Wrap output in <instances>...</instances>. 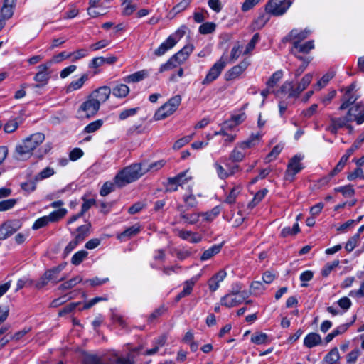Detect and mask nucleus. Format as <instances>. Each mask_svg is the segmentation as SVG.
Here are the masks:
<instances>
[{"label": "nucleus", "mask_w": 364, "mask_h": 364, "mask_svg": "<svg viewBox=\"0 0 364 364\" xmlns=\"http://www.w3.org/2000/svg\"><path fill=\"white\" fill-rule=\"evenodd\" d=\"M45 140V135L43 133L37 132L31 134L23 139L21 142L16 146L14 156L19 161H24L29 159L33 151Z\"/></svg>", "instance_id": "obj_1"}, {"label": "nucleus", "mask_w": 364, "mask_h": 364, "mask_svg": "<svg viewBox=\"0 0 364 364\" xmlns=\"http://www.w3.org/2000/svg\"><path fill=\"white\" fill-rule=\"evenodd\" d=\"M145 164H134L126 167L117 174L114 177V183L119 187H123L125 185L135 181L145 173L149 171V168H143Z\"/></svg>", "instance_id": "obj_2"}, {"label": "nucleus", "mask_w": 364, "mask_h": 364, "mask_svg": "<svg viewBox=\"0 0 364 364\" xmlns=\"http://www.w3.org/2000/svg\"><path fill=\"white\" fill-rule=\"evenodd\" d=\"M181 102V97L176 95L168 100L164 105L160 107L154 118L155 120H162L174 113Z\"/></svg>", "instance_id": "obj_3"}, {"label": "nucleus", "mask_w": 364, "mask_h": 364, "mask_svg": "<svg viewBox=\"0 0 364 364\" xmlns=\"http://www.w3.org/2000/svg\"><path fill=\"white\" fill-rule=\"evenodd\" d=\"M360 107V103H358L355 105L349 108L347 114L344 117H333L330 116V122L334 123L339 129L346 127L348 125V123H350L354 120L357 122L356 118L359 116V113H358V112L359 111Z\"/></svg>", "instance_id": "obj_4"}, {"label": "nucleus", "mask_w": 364, "mask_h": 364, "mask_svg": "<svg viewBox=\"0 0 364 364\" xmlns=\"http://www.w3.org/2000/svg\"><path fill=\"white\" fill-rule=\"evenodd\" d=\"M100 109V106L90 95L83 102L77 109L80 119H89L95 116Z\"/></svg>", "instance_id": "obj_5"}, {"label": "nucleus", "mask_w": 364, "mask_h": 364, "mask_svg": "<svg viewBox=\"0 0 364 364\" xmlns=\"http://www.w3.org/2000/svg\"><path fill=\"white\" fill-rule=\"evenodd\" d=\"M227 64L226 60L222 56L208 70L205 77L202 81V85H206L215 80Z\"/></svg>", "instance_id": "obj_6"}, {"label": "nucleus", "mask_w": 364, "mask_h": 364, "mask_svg": "<svg viewBox=\"0 0 364 364\" xmlns=\"http://www.w3.org/2000/svg\"><path fill=\"white\" fill-rule=\"evenodd\" d=\"M291 4L290 0H271L266 6V11L274 16L284 14Z\"/></svg>", "instance_id": "obj_7"}, {"label": "nucleus", "mask_w": 364, "mask_h": 364, "mask_svg": "<svg viewBox=\"0 0 364 364\" xmlns=\"http://www.w3.org/2000/svg\"><path fill=\"white\" fill-rule=\"evenodd\" d=\"M21 227L19 220H9L0 227V240H5L16 232Z\"/></svg>", "instance_id": "obj_8"}, {"label": "nucleus", "mask_w": 364, "mask_h": 364, "mask_svg": "<svg viewBox=\"0 0 364 364\" xmlns=\"http://www.w3.org/2000/svg\"><path fill=\"white\" fill-rule=\"evenodd\" d=\"M301 158L298 156H294L289 161L287 169L285 173V179L287 181H293L294 176L298 173L302 168L301 164L300 163Z\"/></svg>", "instance_id": "obj_9"}, {"label": "nucleus", "mask_w": 364, "mask_h": 364, "mask_svg": "<svg viewBox=\"0 0 364 364\" xmlns=\"http://www.w3.org/2000/svg\"><path fill=\"white\" fill-rule=\"evenodd\" d=\"M51 65L52 62H47L38 66V72L36 74L34 80L39 84L36 85V87H41L47 84L49 79V75L46 71Z\"/></svg>", "instance_id": "obj_10"}, {"label": "nucleus", "mask_w": 364, "mask_h": 364, "mask_svg": "<svg viewBox=\"0 0 364 364\" xmlns=\"http://www.w3.org/2000/svg\"><path fill=\"white\" fill-rule=\"evenodd\" d=\"M111 94V89L108 86L100 87L92 91L90 96L94 99L96 103L100 107V105L105 102Z\"/></svg>", "instance_id": "obj_11"}, {"label": "nucleus", "mask_w": 364, "mask_h": 364, "mask_svg": "<svg viewBox=\"0 0 364 364\" xmlns=\"http://www.w3.org/2000/svg\"><path fill=\"white\" fill-rule=\"evenodd\" d=\"M238 294L239 289H232L230 293L221 298V304L228 308H231L242 304L241 300L238 297Z\"/></svg>", "instance_id": "obj_12"}, {"label": "nucleus", "mask_w": 364, "mask_h": 364, "mask_svg": "<svg viewBox=\"0 0 364 364\" xmlns=\"http://www.w3.org/2000/svg\"><path fill=\"white\" fill-rule=\"evenodd\" d=\"M249 64V62L245 60L240 62L238 65L232 67L226 73V80H230L240 76L243 71L247 68Z\"/></svg>", "instance_id": "obj_13"}, {"label": "nucleus", "mask_w": 364, "mask_h": 364, "mask_svg": "<svg viewBox=\"0 0 364 364\" xmlns=\"http://www.w3.org/2000/svg\"><path fill=\"white\" fill-rule=\"evenodd\" d=\"M177 210L180 213V217L185 223L191 225L196 224L198 220L200 214L198 213H188L182 205L177 206Z\"/></svg>", "instance_id": "obj_14"}, {"label": "nucleus", "mask_w": 364, "mask_h": 364, "mask_svg": "<svg viewBox=\"0 0 364 364\" xmlns=\"http://www.w3.org/2000/svg\"><path fill=\"white\" fill-rule=\"evenodd\" d=\"M193 46L192 45L185 46L180 51L175 54L171 58L178 64L183 63L192 53Z\"/></svg>", "instance_id": "obj_15"}, {"label": "nucleus", "mask_w": 364, "mask_h": 364, "mask_svg": "<svg viewBox=\"0 0 364 364\" xmlns=\"http://www.w3.org/2000/svg\"><path fill=\"white\" fill-rule=\"evenodd\" d=\"M310 33L309 30H304L299 31L297 29H293L284 38L283 41H291L292 40H296V41H300L307 38Z\"/></svg>", "instance_id": "obj_16"}, {"label": "nucleus", "mask_w": 364, "mask_h": 364, "mask_svg": "<svg viewBox=\"0 0 364 364\" xmlns=\"http://www.w3.org/2000/svg\"><path fill=\"white\" fill-rule=\"evenodd\" d=\"M321 342L322 339L319 334L316 333H310L304 338V345L308 348H311L319 346Z\"/></svg>", "instance_id": "obj_17"}, {"label": "nucleus", "mask_w": 364, "mask_h": 364, "mask_svg": "<svg viewBox=\"0 0 364 364\" xmlns=\"http://www.w3.org/2000/svg\"><path fill=\"white\" fill-rule=\"evenodd\" d=\"M176 40L172 36H169L166 41L162 43L160 46L155 50L154 54L157 56L163 55L167 50L172 48L176 44Z\"/></svg>", "instance_id": "obj_18"}, {"label": "nucleus", "mask_w": 364, "mask_h": 364, "mask_svg": "<svg viewBox=\"0 0 364 364\" xmlns=\"http://www.w3.org/2000/svg\"><path fill=\"white\" fill-rule=\"evenodd\" d=\"M312 80V75L310 73L306 74L299 83L297 85L295 88V91H293L291 94V96H299L301 92H303L308 85L311 83Z\"/></svg>", "instance_id": "obj_19"}, {"label": "nucleus", "mask_w": 364, "mask_h": 364, "mask_svg": "<svg viewBox=\"0 0 364 364\" xmlns=\"http://www.w3.org/2000/svg\"><path fill=\"white\" fill-rule=\"evenodd\" d=\"M295 91L293 82L291 81H286L282 84L279 90L272 91L277 97H281L282 95H289V97H298V96H291V94Z\"/></svg>", "instance_id": "obj_20"}, {"label": "nucleus", "mask_w": 364, "mask_h": 364, "mask_svg": "<svg viewBox=\"0 0 364 364\" xmlns=\"http://www.w3.org/2000/svg\"><path fill=\"white\" fill-rule=\"evenodd\" d=\"M354 151L355 149L353 148H350L346 151V154L341 157L336 167L331 171V175H336L343 168L346 163Z\"/></svg>", "instance_id": "obj_21"}, {"label": "nucleus", "mask_w": 364, "mask_h": 364, "mask_svg": "<svg viewBox=\"0 0 364 364\" xmlns=\"http://www.w3.org/2000/svg\"><path fill=\"white\" fill-rule=\"evenodd\" d=\"M314 48V45L313 41H307L303 44H300L299 41H294L291 52L294 53V49H296L298 50V51L300 53H308Z\"/></svg>", "instance_id": "obj_22"}, {"label": "nucleus", "mask_w": 364, "mask_h": 364, "mask_svg": "<svg viewBox=\"0 0 364 364\" xmlns=\"http://www.w3.org/2000/svg\"><path fill=\"white\" fill-rule=\"evenodd\" d=\"M358 95L354 94L345 93L341 101L342 104L339 107L340 110H344L349 107L350 105H353L358 100Z\"/></svg>", "instance_id": "obj_23"}, {"label": "nucleus", "mask_w": 364, "mask_h": 364, "mask_svg": "<svg viewBox=\"0 0 364 364\" xmlns=\"http://www.w3.org/2000/svg\"><path fill=\"white\" fill-rule=\"evenodd\" d=\"M222 247L223 244L215 245L209 249L205 250L200 257V260L205 261L210 259L212 257L220 252Z\"/></svg>", "instance_id": "obj_24"}, {"label": "nucleus", "mask_w": 364, "mask_h": 364, "mask_svg": "<svg viewBox=\"0 0 364 364\" xmlns=\"http://www.w3.org/2000/svg\"><path fill=\"white\" fill-rule=\"evenodd\" d=\"M188 171H186L180 173L175 177L169 178V183L172 184L177 183L178 186H181L191 179V176H188Z\"/></svg>", "instance_id": "obj_25"}, {"label": "nucleus", "mask_w": 364, "mask_h": 364, "mask_svg": "<svg viewBox=\"0 0 364 364\" xmlns=\"http://www.w3.org/2000/svg\"><path fill=\"white\" fill-rule=\"evenodd\" d=\"M148 75L147 71L143 70L136 72L132 75L127 76L124 80L126 82H137L144 80Z\"/></svg>", "instance_id": "obj_26"}, {"label": "nucleus", "mask_w": 364, "mask_h": 364, "mask_svg": "<svg viewBox=\"0 0 364 364\" xmlns=\"http://www.w3.org/2000/svg\"><path fill=\"white\" fill-rule=\"evenodd\" d=\"M90 227V224L83 225L78 227L75 239L80 243L82 242L85 237L88 236Z\"/></svg>", "instance_id": "obj_27"}, {"label": "nucleus", "mask_w": 364, "mask_h": 364, "mask_svg": "<svg viewBox=\"0 0 364 364\" xmlns=\"http://www.w3.org/2000/svg\"><path fill=\"white\" fill-rule=\"evenodd\" d=\"M88 80V75L84 74L77 80L73 81L67 87V92L77 90L82 87L85 82Z\"/></svg>", "instance_id": "obj_28"}, {"label": "nucleus", "mask_w": 364, "mask_h": 364, "mask_svg": "<svg viewBox=\"0 0 364 364\" xmlns=\"http://www.w3.org/2000/svg\"><path fill=\"white\" fill-rule=\"evenodd\" d=\"M129 92V88L124 84L117 85L112 89V94L117 97H124Z\"/></svg>", "instance_id": "obj_29"}, {"label": "nucleus", "mask_w": 364, "mask_h": 364, "mask_svg": "<svg viewBox=\"0 0 364 364\" xmlns=\"http://www.w3.org/2000/svg\"><path fill=\"white\" fill-rule=\"evenodd\" d=\"M245 156L244 150H242L238 147V144L236 145L235 149L232 151L230 154V159L233 162H239L242 161Z\"/></svg>", "instance_id": "obj_30"}, {"label": "nucleus", "mask_w": 364, "mask_h": 364, "mask_svg": "<svg viewBox=\"0 0 364 364\" xmlns=\"http://www.w3.org/2000/svg\"><path fill=\"white\" fill-rule=\"evenodd\" d=\"M82 281V277H80L79 276L75 277L70 279V280L62 284L59 287V289L63 290V291L70 289L73 288V287H75V285H77L78 283L81 282Z\"/></svg>", "instance_id": "obj_31"}, {"label": "nucleus", "mask_w": 364, "mask_h": 364, "mask_svg": "<svg viewBox=\"0 0 364 364\" xmlns=\"http://www.w3.org/2000/svg\"><path fill=\"white\" fill-rule=\"evenodd\" d=\"M339 353L336 348H333L324 358V361L328 364H333L339 360Z\"/></svg>", "instance_id": "obj_32"}, {"label": "nucleus", "mask_w": 364, "mask_h": 364, "mask_svg": "<svg viewBox=\"0 0 364 364\" xmlns=\"http://www.w3.org/2000/svg\"><path fill=\"white\" fill-rule=\"evenodd\" d=\"M283 72L282 70H277L275 73H274L267 82V87L268 88H273L281 80Z\"/></svg>", "instance_id": "obj_33"}, {"label": "nucleus", "mask_w": 364, "mask_h": 364, "mask_svg": "<svg viewBox=\"0 0 364 364\" xmlns=\"http://www.w3.org/2000/svg\"><path fill=\"white\" fill-rule=\"evenodd\" d=\"M269 19V18L267 14H260L253 23L254 29H261L264 26Z\"/></svg>", "instance_id": "obj_34"}, {"label": "nucleus", "mask_w": 364, "mask_h": 364, "mask_svg": "<svg viewBox=\"0 0 364 364\" xmlns=\"http://www.w3.org/2000/svg\"><path fill=\"white\" fill-rule=\"evenodd\" d=\"M252 342L256 344H263L268 341V336L264 333H255L251 337Z\"/></svg>", "instance_id": "obj_35"}, {"label": "nucleus", "mask_w": 364, "mask_h": 364, "mask_svg": "<svg viewBox=\"0 0 364 364\" xmlns=\"http://www.w3.org/2000/svg\"><path fill=\"white\" fill-rule=\"evenodd\" d=\"M88 253L85 250H80L74 254L71 259V263L74 265L80 264L87 257Z\"/></svg>", "instance_id": "obj_36"}, {"label": "nucleus", "mask_w": 364, "mask_h": 364, "mask_svg": "<svg viewBox=\"0 0 364 364\" xmlns=\"http://www.w3.org/2000/svg\"><path fill=\"white\" fill-rule=\"evenodd\" d=\"M183 201L186 204V209L193 208L198 205V200L195 195L191 193L188 196H183Z\"/></svg>", "instance_id": "obj_37"}, {"label": "nucleus", "mask_w": 364, "mask_h": 364, "mask_svg": "<svg viewBox=\"0 0 364 364\" xmlns=\"http://www.w3.org/2000/svg\"><path fill=\"white\" fill-rule=\"evenodd\" d=\"M103 124V121L102 119H97L90 123L87 125L84 129V132L85 133H92L95 131L98 130Z\"/></svg>", "instance_id": "obj_38"}, {"label": "nucleus", "mask_w": 364, "mask_h": 364, "mask_svg": "<svg viewBox=\"0 0 364 364\" xmlns=\"http://www.w3.org/2000/svg\"><path fill=\"white\" fill-rule=\"evenodd\" d=\"M14 8L3 5L1 9L0 19L4 22L5 20L11 18L14 14Z\"/></svg>", "instance_id": "obj_39"}, {"label": "nucleus", "mask_w": 364, "mask_h": 364, "mask_svg": "<svg viewBox=\"0 0 364 364\" xmlns=\"http://www.w3.org/2000/svg\"><path fill=\"white\" fill-rule=\"evenodd\" d=\"M17 203V199L10 198L0 201V212L11 209Z\"/></svg>", "instance_id": "obj_40"}, {"label": "nucleus", "mask_w": 364, "mask_h": 364, "mask_svg": "<svg viewBox=\"0 0 364 364\" xmlns=\"http://www.w3.org/2000/svg\"><path fill=\"white\" fill-rule=\"evenodd\" d=\"M19 123L17 119L9 120L4 127V130L6 133H12L18 127Z\"/></svg>", "instance_id": "obj_41"}, {"label": "nucleus", "mask_w": 364, "mask_h": 364, "mask_svg": "<svg viewBox=\"0 0 364 364\" xmlns=\"http://www.w3.org/2000/svg\"><path fill=\"white\" fill-rule=\"evenodd\" d=\"M55 173L53 168L50 167H46L43 170H42L38 175L35 177V181H41L47 178L52 176Z\"/></svg>", "instance_id": "obj_42"}, {"label": "nucleus", "mask_w": 364, "mask_h": 364, "mask_svg": "<svg viewBox=\"0 0 364 364\" xmlns=\"http://www.w3.org/2000/svg\"><path fill=\"white\" fill-rule=\"evenodd\" d=\"M245 118H246V116H245V113H241L237 115H234L232 117V122H231L230 123L226 122L225 123V126L228 127L229 128H232L233 127H235V126L239 124L240 123H241L242 122H243L245 119Z\"/></svg>", "instance_id": "obj_43"}, {"label": "nucleus", "mask_w": 364, "mask_h": 364, "mask_svg": "<svg viewBox=\"0 0 364 364\" xmlns=\"http://www.w3.org/2000/svg\"><path fill=\"white\" fill-rule=\"evenodd\" d=\"M335 74L336 73L334 70H329L317 82V86H318L320 88L326 86L327 83L335 76Z\"/></svg>", "instance_id": "obj_44"}, {"label": "nucleus", "mask_w": 364, "mask_h": 364, "mask_svg": "<svg viewBox=\"0 0 364 364\" xmlns=\"http://www.w3.org/2000/svg\"><path fill=\"white\" fill-rule=\"evenodd\" d=\"M67 213V210L64 208L59 209L56 211L52 212L48 218H49L50 222L57 221L63 218Z\"/></svg>", "instance_id": "obj_45"}, {"label": "nucleus", "mask_w": 364, "mask_h": 364, "mask_svg": "<svg viewBox=\"0 0 364 364\" xmlns=\"http://www.w3.org/2000/svg\"><path fill=\"white\" fill-rule=\"evenodd\" d=\"M196 280H197V278L195 277V278H192L189 280H187L184 282L183 289L181 291L182 295L187 296L191 293L193 287Z\"/></svg>", "instance_id": "obj_46"}, {"label": "nucleus", "mask_w": 364, "mask_h": 364, "mask_svg": "<svg viewBox=\"0 0 364 364\" xmlns=\"http://www.w3.org/2000/svg\"><path fill=\"white\" fill-rule=\"evenodd\" d=\"M339 264V260H334L332 262H328L321 271V274L323 277H327L329 275L331 272L338 267Z\"/></svg>", "instance_id": "obj_47"}, {"label": "nucleus", "mask_w": 364, "mask_h": 364, "mask_svg": "<svg viewBox=\"0 0 364 364\" xmlns=\"http://www.w3.org/2000/svg\"><path fill=\"white\" fill-rule=\"evenodd\" d=\"M215 29V24L214 23L206 22L203 23L199 27V31L202 34H208L213 32Z\"/></svg>", "instance_id": "obj_48"}, {"label": "nucleus", "mask_w": 364, "mask_h": 364, "mask_svg": "<svg viewBox=\"0 0 364 364\" xmlns=\"http://www.w3.org/2000/svg\"><path fill=\"white\" fill-rule=\"evenodd\" d=\"M359 239L358 234H355L351 237L346 244L345 249L346 251L349 252L353 251V250L357 246Z\"/></svg>", "instance_id": "obj_49"}, {"label": "nucleus", "mask_w": 364, "mask_h": 364, "mask_svg": "<svg viewBox=\"0 0 364 364\" xmlns=\"http://www.w3.org/2000/svg\"><path fill=\"white\" fill-rule=\"evenodd\" d=\"M240 191V186H235L234 187L229 195L227 196L225 199V202L229 204H233L235 202V199L237 196H238L239 193Z\"/></svg>", "instance_id": "obj_50"}, {"label": "nucleus", "mask_w": 364, "mask_h": 364, "mask_svg": "<svg viewBox=\"0 0 364 364\" xmlns=\"http://www.w3.org/2000/svg\"><path fill=\"white\" fill-rule=\"evenodd\" d=\"M242 53V46L239 44V43H237L234 45L233 48L231 50L230 53V61L234 62L241 55Z\"/></svg>", "instance_id": "obj_51"}, {"label": "nucleus", "mask_w": 364, "mask_h": 364, "mask_svg": "<svg viewBox=\"0 0 364 364\" xmlns=\"http://www.w3.org/2000/svg\"><path fill=\"white\" fill-rule=\"evenodd\" d=\"M194 134L191 135L186 136L178 140H177L174 144L173 148L174 149H179L183 147L185 144H188L193 137Z\"/></svg>", "instance_id": "obj_52"}, {"label": "nucleus", "mask_w": 364, "mask_h": 364, "mask_svg": "<svg viewBox=\"0 0 364 364\" xmlns=\"http://www.w3.org/2000/svg\"><path fill=\"white\" fill-rule=\"evenodd\" d=\"M139 232V228L136 226H132L127 229H126L124 232H122L119 235V238L122 237H131L134 235H136Z\"/></svg>", "instance_id": "obj_53"}, {"label": "nucleus", "mask_w": 364, "mask_h": 364, "mask_svg": "<svg viewBox=\"0 0 364 364\" xmlns=\"http://www.w3.org/2000/svg\"><path fill=\"white\" fill-rule=\"evenodd\" d=\"M111 41L109 40L103 39L101 41H99L98 42L93 43L90 46V49L92 51H96L100 49H102L105 48L106 46H109L110 44Z\"/></svg>", "instance_id": "obj_54"}, {"label": "nucleus", "mask_w": 364, "mask_h": 364, "mask_svg": "<svg viewBox=\"0 0 364 364\" xmlns=\"http://www.w3.org/2000/svg\"><path fill=\"white\" fill-rule=\"evenodd\" d=\"M259 35L257 33L252 36V39L247 45L244 54H248L250 52H251L255 48V45L259 41Z\"/></svg>", "instance_id": "obj_55"}, {"label": "nucleus", "mask_w": 364, "mask_h": 364, "mask_svg": "<svg viewBox=\"0 0 364 364\" xmlns=\"http://www.w3.org/2000/svg\"><path fill=\"white\" fill-rule=\"evenodd\" d=\"M283 149V146L281 144L276 145L271 152L267 156V160L268 162L275 159Z\"/></svg>", "instance_id": "obj_56"}, {"label": "nucleus", "mask_w": 364, "mask_h": 364, "mask_svg": "<svg viewBox=\"0 0 364 364\" xmlns=\"http://www.w3.org/2000/svg\"><path fill=\"white\" fill-rule=\"evenodd\" d=\"M49 218H48V216L40 218L33 223L32 228L33 230H38L39 228L46 226L49 223Z\"/></svg>", "instance_id": "obj_57"}, {"label": "nucleus", "mask_w": 364, "mask_h": 364, "mask_svg": "<svg viewBox=\"0 0 364 364\" xmlns=\"http://www.w3.org/2000/svg\"><path fill=\"white\" fill-rule=\"evenodd\" d=\"M80 304V302H73L68 304L58 312V315L63 316L72 312Z\"/></svg>", "instance_id": "obj_58"}, {"label": "nucleus", "mask_w": 364, "mask_h": 364, "mask_svg": "<svg viewBox=\"0 0 364 364\" xmlns=\"http://www.w3.org/2000/svg\"><path fill=\"white\" fill-rule=\"evenodd\" d=\"M114 184L116 183H113L112 182L105 183L100 189V195L102 196H105L110 193L112 191H114Z\"/></svg>", "instance_id": "obj_59"}, {"label": "nucleus", "mask_w": 364, "mask_h": 364, "mask_svg": "<svg viewBox=\"0 0 364 364\" xmlns=\"http://www.w3.org/2000/svg\"><path fill=\"white\" fill-rule=\"evenodd\" d=\"M50 273H44L43 275L39 279V280L36 284V287L37 289H41L45 287L50 280Z\"/></svg>", "instance_id": "obj_60"}, {"label": "nucleus", "mask_w": 364, "mask_h": 364, "mask_svg": "<svg viewBox=\"0 0 364 364\" xmlns=\"http://www.w3.org/2000/svg\"><path fill=\"white\" fill-rule=\"evenodd\" d=\"M191 0H182L173 8L172 11L175 14H178L183 11L188 6V5L191 3Z\"/></svg>", "instance_id": "obj_61"}, {"label": "nucleus", "mask_w": 364, "mask_h": 364, "mask_svg": "<svg viewBox=\"0 0 364 364\" xmlns=\"http://www.w3.org/2000/svg\"><path fill=\"white\" fill-rule=\"evenodd\" d=\"M62 270V268L60 267H58L56 268H54L53 269L48 270L46 272V273H50V280L51 282H53L55 283H57L61 280H63V278L59 279L58 275L60 273V272Z\"/></svg>", "instance_id": "obj_62"}, {"label": "nucleus", "mask_w": 364, "mask_h": 364, "mask_svg": "<svg viewBox=\"0 0 364 364\" xmlns=\"http://www.w3.org/2000/svg\"><path fill=\"white\" fill-rule=\"evenodd\" d=\"M219 213L220 209L218 207H215L210 212L202 213V215L204 216V219L206 221H211L219 214Z\"/></svg>", "instance_id": "obj_63"}, {"label": "nucleus", "mask_w": 364, "mask_h": 364, "mask_svg": "<svg viewBox=\"0 0 364 364\" xmlns=\"http://www.w3.org/2000/svg\"><path fill=\"white\" fill-rule=\"evenodd\" d=\"M138 108H131L128 109L123 110L119 114V119L124 120L129 117L134 116L137 112Z\"/></svg>", "instance_id": "obj_64"}]
</instances>
